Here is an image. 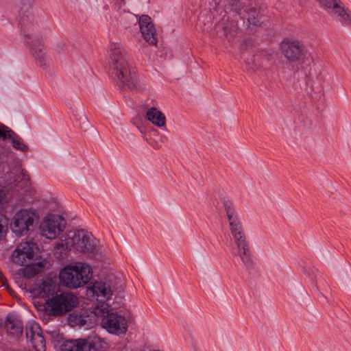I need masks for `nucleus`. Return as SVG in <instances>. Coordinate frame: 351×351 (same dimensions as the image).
<instances>
[{"instance_id":"nucleus-1","label":"nucleus","mask_w":351,"mask_h":351,"mask_svg":"<svg viewBox=\"0 0 351 351\" xmlns=\"http://www.w3.org/2000/svg\"><path fill=\"white\" fill-rule=\"evenodd\" d=\"M70 251L94 258H101L104 254L103 246L91 232L84 229L70 230L62 235L55 244L53 254L63 259Z\"/></svg>"},{"instance_id":"nucleus-2","label":"nucleus","mask_w":351,"mask_h":351,"mask_svg":"<svg viewBox=\"0 0 351 351\" xmlns=\"http://www.w3.org/2000/svg\"><path fill=\"white\" fill-rule=\"evenodd\" d=\"M223 206L234 243L231 249L232 256L233 258H239L245 267L250 269L255 265V258L247 241L239 215L230 200H223Z\"/></svg>"},{"instance_id":"nucleus-3","label":"nucleus","mask_w":351,"mask_h":351,"mask_svg":"<svg viewBox=\"0 0 351 351\" xmlns=\"http://www.w3.org/2000/svg\"><path fill=\"white\" fill-rule=\"evenodd\" d=\"M108 62L112 77L119 88L133 90L137 87L135 71L132 69L128 54L121 43L112 42L109 45Z\"/></svg>"},{"instance_id":"nucleus-4","label":"nucleus","mask_w":351,"mask_h":351,"mask_svg":"<svg viewBox=\"0 0 351 351\" xmlns=\"http://www.w3.org/2000/svg\"><path fill=\"white\" fill-rule=\"evenodd\" d=\"M230 10L217 23V28L221 29L224 36L230 39L234 37L239 29V19L242 21L241 25L245 29H252L260 23L259 12L251 8H245L239 0H230Z\"/></svg>"},{"instance_id":"nucleus-5","label":"nucleus","mask_w":351,"mask_h":351,"mask_svg":"<svg viewBox=\"0 0 351 351\" xmlns=\"http://www.w3.org/2000/svg\"><path fill=\"white\" fill-rule=\"evenodd\" d=\"M20 24V32L25 45L29 49L36 64L40 67L46 69L47 56L44 49L43 38L38 31L37 21L33 12L22 7Z\"/></svg>"},{"instance_id":"nucleus-6","label":"nucleus","mask_w":351,"mask_h":351,"mask_svg":"<svg viewBox=\"0 0 351 351\" xmlns=\"http://www.w3.org/2000/svg\"><path fill=\"white\" fill-rule=\"evenodd\" d=\"M57 282L51 278L43 279L42 282L33 289L32 293L34 296L35 307H76L77 298L69 292L56 294Z\"/></svg>"},{"instance_id":"nucleus-7","label":"nucleus","mask_w":351,"mask_h":351,"mask_svg":"<svg viewBox=\"0 0 351 351\" xmlns=\"http://www.w3.org/2000/svg\"><path fill=\"white\" fill-rule=\"evenodd\" d=\"M125 289V285L120 278L109 276L94 282L88 287V291L95 299L96 307H110L112 305H126L123 302Z\"/></svg>"},{"instance_id":"nucleus-8","label":"nucleus","mask_w":351,"mask_h":351,"mask_svg":"<svg viewBox=\"0 0 351 351\" xmlns=\"http://www.w3.org/2000/svg\"><path fill=\"white\" fill-rule=\"evenodd\" d=\"M93 268L87 263L75 262L64 266L59 272L60 282L69 289L84 287L93 278Z\"/></svg>"},{"instance_id":"nucleus-9","label":"nucleus","mask_w":351,"mask_h":351,"mask_svg":"<svg viewBox=\"0 0 351 351\" xmlns=\"http://www.w3.org/2000/svg\"><path fill=\"white\" fill-rule=\"evenodd\" d=\"M96 322L108 333L117 336L125 335L128 331V321L125 316L118 314L112 308H94Z\"/></svg>"},{"instance_id":"nucleus-10","label":"nucleus","mask_w":351,"mask_h":351,"mask_svg":"<svg viewBox=\"0 0 351 351\" xmlns=\"http://www.w3.org/2000/svg\"><path fill=\"white\" fill-rule=\"evenodd\" d=\"M65 225V220L62 216L48 214L42 219L39 230L43 237L53 240L64 231Z\"/></svg>"},{"instance_id":"nucleus-11","label":"nucleus","mask_w":351,"mask_h":351,"mask_svg":"<svg viewBox=\"0 0 351 351\" xmlns=\"http://www.w3.org/2000/svg\"><path fill=\"white\" fill-rule=\"evenodd\" d=\"M38 213L34 209L21 210L16 213L11 228L16 234H25L29 227L33 226L34 222L38 220Z\"/></svg>"},{"instance_id":"nucleus-12","label":"nucleus","mask_w":351,"mask_h":351,"mask_svg":"<svg viewBox=\"0 0 351 351\" xmlns=\"http://www.w3.org/2000/svg\"><path fill=\"white\" fill-rule=\"evenodd\" d=\"M280 51L289 62L302 61L306 56L304 46L301 41L293 38L284 39L280 44Z\"/></svg>"},{"instance_id":"nucleus-13","label":"nucleus","mask_w":351,"mask_h":351,"mask_svg":"<svg viewBox=\"0 0 351 351\" xmlns=\"http://www.w3.org/2000/svg\"><path fill=\"white\" fill-rule=\"evenodd\" d=\"M68 323L72 327L91 328L96 322L94 308H78L68 316Z\"/></svg>"},{"instance_id":"nucleus-14","label":"nucleus","mask_w":351,"mask_h":351,"mask_svg":"<svg viewBox=\"0 0 351 351\" xmlns=\"http://www.w3.org/2000/svg\"><path fill=\"white\" fill-rule=\"evenodd\" d=\"M319 5L328 14L346 24L351 23V13L339 0H317Z\"/></svg>"},{"instance_id":"nucleus-15","label":"nucleus","mask_w":351,"mask_h":351,"mask_svg":"<svg viewBox=\"0 0 351 351\" xmlns=\"http://www.w3.org/2000/svg\"><path fill=\"white\" fill-rule=\"evenodd\" d=\"M3 328L6 335L12 340H19L23 334V322L22 318L14 313L6 315L3 324Z\"/></svg>"},{"instance_id":"nucleus-16","label":"nucleus","mask_w":351,"mask_h":351,"mask_svg":"<svg viewBox=\"0 0 351 351\" xmlns=\"http://www.w3.org/2000/svg\"><path fill=\"white\" fill-rule=\"evenodd\" d=\"M35 244L32 242H23L17 245L12 254V261L18 265L29 263L34 256Z\"/></svg>"},{"instance_id":"nucleus-17","label":"nucleus","mask_w":351,"mask_h":351,"mask_svg":"<svg viewBox=\"0 0 351 351\" xmlns=\"http://www.w3.org/2000/svg\"><path fill=\"white\" fill-rule=\"evenodd\" d=\"M131 17L136 23H138L140 31L146 42L149 45H156L157 43L156 33L151 18L147 15H143L139 19L134 16H131Z\"/></svg>"},{"instance_id":"nucleus-18","label":"nucleus","mask_w":351,"mask_h":351,"mask_svg":"<svg viewBox=\"0 0 351 351\" xmlns=\"http://www.w3.org/2000/svg\"><path fill=\"white\" fill-rule=\"evenodd\" d=\"M25 335L35 351H46L45 341L37 324L30 323L26 327Z\"/></svg>"},{"instance_id":"nucleus-19","label":"nucleus","mask_w":351,"mask_h":351,"mask_svg":"<svg viewBox=\"0 0 351 351\" xmlns=\"http://www.w3.org/2000/svg\"><path fill=\"white\" fill-rule=\"evenodd\" d=\"M91 345L85 339L64 341L60 345L61 351H90Z\"/></svg>"},{"instance_id":"nucleus-20","label":"nucleus","mask_w":351,"mask_h":351,"mask_svg":"<svg viewBox=\"0 0 351 351\" xmlns=\"http://www.w3.org/2000/svg\"><path fill=\"white\" fill-rule=\"evenodd\" d=\"M69 308H36L37 315L47 324L54 318L67 313Z\"/></svg>"},{"instance_id":"nucleus-21","label":"nucleus","mask_w":351,"mask_h":351,"mask_svg":"<svg viewBox=\"0 0 351 351\" xmlns=\"http://www.w3.org/2000/svg\"><path fill=\"white\" fill-rule=\"evenodd\" d=\"M146 117L147 120L159 128L165 127L166 125L165 114L156 108L149 109L146 113Z\"/></svg>"},{"instance_id":"nucleus-22","label":"nucleus","mask_w":351,"mask_h":351,"mask_svg":"<svg viewBox=\"0 0 351 351\" xmlns=\"http://www.w3.org/2000/svg\"><path fill=\"white\" fill-rule=\"evenodd\" d=\"M11 141L12 146L20 151L27 152L29 147L24 143L23 140L14 132H11V136L8 138Z\"/></svg>"},{"instance_id":"nucleus-23","label":"nucleus","mask_w":351,"mask_h":351,"mask_svg":"<svg viewBox=\"0 0 351 351\" xmlns=\"http://www.w3.org/2000/svg\"><path fill=\"white\" fill-rule=\"evenodd\" d=\"M25 267L19 270L20 274L25 278H31L34 277L38 272V269L34 265H30L29 263L24 265Z\"/></svg>"},{"instance_id":"nucleus-24","label":"nucleus","mask_w":351,"mask_h":351,"mask_svg":"<svg viewBox=\"0 0 351 351\" xmlns=\"http://www.w3.org/2000/svg\"><path fill=\"white\" fill-rule=\"evenodd\" d=\"M14 131L10 128L0 123V138L5 140L8 139L11 136V132Z\"/></svg>"},{"instance_id":"nucleus-25","label":"nucleus","mask_w":351,"mask_h":351,"mask_svg":"<svg viewBox=\"0 0 351 351\" xmlns=\"http://www.w3.org/2000/svg\"><path fill=\"white\" fill-rule=\"evenodd\" d=\"M7 223L8 219L3 215H0V237L3 236V228Z\"/></svg>"},{"instance_id":"nucleus-26","label":"nucleus","mask_w":351,"mask_h":351,"mask_svg":"<svg viewBox=\"0 0 351 351\" xmlns=\"http://www.w3.org/2000/svg\"><path fill=\"white\" fill-rule=\"evenodd\" d=\"M6 191L3 187L0 186V206L3 203L5 199Z\"/></svg>"},{"instance_id":"nucleus-27","label":"nucleus","mask_w":351,"mask_h":351,"mask_svg":"<svg viewBox=\"0 0 351 351\" xmlns=\"http://www.w3.org/2000/svg\"><path fill=\"white\" fill-rule=\"evenodd\" d=\"M3 285L8 289L10 291V287L8 286V285L5 282H3Z\"/></svg>"},{"instance_id":"nucleus-28","label":"nucleus","mask_w":351,"mask_h":351,"mask_svg":"<svg viewBox=\"0 0 351 351\" xmlns=\"http://www.w3.org/2000/svg\"><path fill=\"white\" fill-rule=\"evenodd\" d=\"M123 4L125 3V0H120Z\"/></svg>"},{"instance_id":"nucleus-29","label":"nucleus","mask_w":351,"mask_h":351,"mask_svg":"<svg viewBox=\"0 0 351 351\" xmlns=\"http://www.w3.org/2000/svg\"><path fill=\"white\" fill-rule=\"evenodd\" d=\"M153 147H154V148H158V147H157L156 145H153Z\"/></svg>"}]
</instances>
